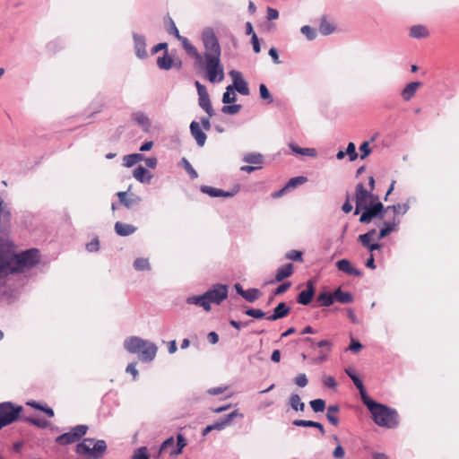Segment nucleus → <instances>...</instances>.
Returning a JSON list of instances; mask_svg holds the SVG:
<instances>
[{"mask_svg": "<svg viewBox=\"0 0 459 459\" xmlns=\"http://www.w3.org/2000/svg\"><path fill=\"white\" fill-rule=\"evenodd\" d=\"M371 414L373 421L379 427L395 429L399 425V415L394 408L370 398L363 403Z\"/></svg>", "mask_w": 459, "mask_h": 459, "instance_id": "nucleus-1", "label": "nucleus"}, {"mask_svg": "<svg viewBox=\"0 0 459 459\" xmlns=\"http://www.w3.org/2000/svg\"><path fill=\"white\" fill-rule=\"evenodd\" d=\"M124 348L129 353H140V359L143 362H151L157 353L155 343L143 340L137 336H131L125 340Z\"/></svg>", "mask_w": 459, "mask_h": 459, "instance_id": "nucleus-2", "label": "nucleus"}, {"mask_svg": "<svg viewBox=\"0 0 459 459\" xmlns=\"http://www.w3.org/2000/svg\"><path fill=\"white\" fill-rule=\"evenodd\" d=\"M13 264V271L23 273L26 269L35 267L40 262V252L38 248H30L24 251L11 255Z\"/></svg>", "mask_w": 459, "mask_h": 459, "instance_id": "nucleus-3", "label": "nucleus"}, {"mask_svg": "<svg viewBox=\"0 0 459 459\" xmlns=\"http://www.w3.org/2000/svg\"><path fill=\"white\" fill-rule=\"evenodd\" d=\"M107 451V444L103 439L95 441L94 438L85 437L75 446V453L87 455L91 459H100Z\"/></svg>", "mask_w": 459, "mask_h": 459, "instance_id": "nucleus-4", "label": "nucleus"}, {"mask_svg": "<svg viewBox=\"0 0 459 459\" xmlns=\"http://www.w3.org/2000/svg\"><path fill=\"white\" fill-rule=\"evenodd\" d=\"M201 39L205 49L204 60H209L210 57L221 59V48L214 30L211 27L204 28L201 33Z\"/></svg>", "mask_w": 459, "mask_h": 459, "instance_id": "nucleus-5", "label": "nucleus"}, {"mask_svg": "<svg viewBox=\"0 0 459 459\" xmlns=\"http://www.w3.org/2000/svg\"><path fill=\"white\" fill-rule=\"evenodd\" d=\"M22 411L23 407L22 405L13 402L0 403V430L18 420H22Z\"/></svg>", "mask_w": 459, "mask_h": 459, "instance_id": "nucleus-6", "label": "nucleus"}, {"mask_svg": "<svg viewBox=\"0 0 459 459\" xmlns=\"http://www.w3.org/2000/svg\"><path fill=\"white\" fill-rule=\"evenodd\" d=\"M196 69L206 72V77L211 82H220L224 78L223 66L221 59L210 57L209 60H203V65L195 66Z\"/></svg>", "mask_w": 459, "mask_h": 459, "instance_id": "nucleus-7", "label": "nucleus"}, {"mask_svg": "<svg viewBox=\"0 0 459 459\" xmlns=\"http://www.w3.org/2000/svg\"><path fill=\"white\" fill-rule=\"evenodd\" d=\"M89 427L84 424L76 425L69 432H65L56 438V443L60 446H66L75 443L81 439L88 431Z\"/></svg>", "mask_w": 459, "mask_h": 459, "instance_id": "nucleus-8", "label": "nucleus"}, {"mask_svg": "<svg viewBox=\"0 0 459 459\" xmlns=\"http://www.w3.org/2000/svg\"><path fill=\"white\" fill-rule=\"evenodd\" d=\"M361 212L359 221L360 223L368 224L374 219L384 218V204L381 202H369L368 206Z\"/></svg>", "mask_w": 459, "mask_h": 459, "instance_id": "nucleus-9", "label": "nucleus"}, {"mask_svg": "<svg viewBox=\"0 0 459 459\" xmlns=\"http://www.w3.org/2000/svg\"><path fill=\"white\" fill-rule=\"evenodd\" d=\"M229 287L226 284L216 283L212 288L206 290L205 297L208 303H214L216 305L221 304L224 299L228 298Z\"/></svg>", "mask_w": 459, "mask_h": 459, "instance_id": "nucleus-10", "label": "nucleus"}, {"mask_svg": "<svg viewBox=\"0 0 459 459\" xmlns=\"http://www.w3.org/2000/svg\"><path fill=\"white\" fill-rule=\"evenodd\" d=\"M368 195L369 191L367 190L362 183H359L356 185L355 187V211L354 215H358L360 213L361 211H363L367 206H368Z\"/></svg>", "mask_w": 459, "mask_h": 459, "instance_id": "nucleus-11", "label": "nucleus"}, {"mask_svg": "<svg viewBox=\"0 0 459 459\" xmlns=\"http://www.w3.org/2000/svg\"><path fill=\"white\" fill-rule=\"evenodd\" d=\"M316 293V287H315V281L314 280H308L306 282V289L301 290L296 300L300 305H309L311 301L313 300V298Z\"/></svg>", "mask_w": 459, "mask_h": 459, "instance_id": "nucleus-12", "label": "nucleus"}, {"mask_svg": "<svg viewBox=\"0 0 459 459\" xmlns=\"http://www.w3.org/2000/svg\"><path fill=\"white\" fill-rule=\"evenodd\" d=\"M229 74L233 80V84L231 85L233 86V90L237 91L241 95H249V88L247 82L243 79L242 74L236 70H231Z\"/></svg>", "mask_w": 459, "mask_h": 459, "instance_id": "nucleus-13", "label": "nucleus"}, {"mask_svg": "<svg viewBox=\"0 0 459 459\" xmlns=\"http://www.w3.org/2000/svg\"><path fill=\"white\" fill-rule=\"evenodd\" d=\"M178 40L181 42L182 48L187 56L195 59V67L203 65V55L198 52L197 48L190 42V40L186 37H182L181 39Z\"/></svg>", "mask_w": 459, "mask_h": 459, "instance_id": "nucleus-14", "label": "nucleus"}, {"mask_svg": "<svg viewBox=\"0 0 459 459\" xmlns=\"http://www.w3.org/2000/svg\"><path fill=\"white\" fill-rule=\"evenodd\" d=\"M134 48L135 55L139 59H145L148 57L146 51V39L143 35L133 32Z\"/></svg>", "mask_w": 459, "mask_h": 459, "instance_id": "nucleus-15", "label": "nucleus"}, {"mask_svg": "<svg viewBox=\"0 0 459 459\" xmlns=\"http://www.w3.org/2000/svg\"><path fill=\"white\" fill-rule=\"evenodd\" d=\"M189 130L192 137L195 140L196 144L199 147L204 146L207 135L204 129L201 127L200 124L197 121L193 120L190 123Z\"/></svg>", "mask_w": 459, "mask_h": 459, "instance_id": "nucleus-16", "label": "nucleus"}, {"mask_svg": "<svg viewBox=\"0 0 459 459\" xmlns=\"http://www.w3.org/2000/svg\"><path fill=\"white\" fill-rule=\"evenodd\" d=\"M400 220L393 216L392 220H384L383 227L379 230L377 239L380 240L387 237L391 232L398 230Z\"/></svg>", "mask_w": 459, "mask_h": 459, "instance_id": "nucleus-17", "label": "nucleus"}, {"mask_svg": "<svg viewBox=\"0 0 459 459\" xmlns=\"http://www.w3.org/2000/svg\"><path fill=\"white\" fill-rule=\"evenodd\" d=\"M400 220L393 216L392 220H384L383 227L379 230L377 239L380 240L387 237L391 232L398 230Z\"/></svg>", "mask_w": 459, "mask_h": 459, "instance_id": "nucleus-18", "label": "nucleus"}, {"mask_svg": "<svg viewBox=\"0 0 459 459\" xmlns=\"http://www.w3.org/2000/svg\"><path fill=\"white\" fill-rule=\"evenodd\" d=\"M400 220L393 216L392 220H384L383 227L379 230L377 239L380 240L387 237L391 232L398 230Z\"/></svg>", "mask_w": 459, "mask_h": 459, "instance_id": "nucleus-19", "label": "nucleus"}, {"mask_svg": "<svg viewBox=\"0 0 459 459\" xmlns=\"http://www.w3.org/2000/svg\"><path fill=\"white\" fill-rule=\"evenodd\" d=\"M400 220L393 216L392 220H384L383 227L379 230L377 239L380 240L387 237L391 232L398 230Z\"/></svg>", "mask_w": 459, "mask_h": 459, "instance_id": "nucleus-20", "label": "nucleus"}, {"mask_svg": "<svg viewBox=\"0 0 459 459\" xmlns=\"http://www.w3.org/2000/svg\"><path fill=\"white\" fill-rule=\"evenodd\" d=\"M238 416L240 418L243 417V414L239 413L238 410H234L230 413L223 415L220 420L212 424L213 430L224 429L227 426L230 425L233 419Z\"/></svg>", "mask_w": 459, "mask_h": 459, "instance_id": "nucleus-21", "label": "nucleus"}, {"mask_svg": "<svg viewBox=\"0 0 459 459\" xmlns=\"http://www.w3.org/2000/svg\"><path fill=\"white\" fill-rule=\"evenodd\" d=\"M290 312V307L286 302H280L273 311V314L265 318L269 321H276L286 317Z\"/></svg>", "mask_w": 459, "mask_h": 459, "instance_id": "nucleus-22", "label": "nucleus"}, {"mask_svg": "<svg viewBox=\"0 0 459 459\" xmlns=\"http://www.w3.org/2000/svg\"><path fill=\"white\" fill-rule=\"evenodd\" d=\"M336 267L339 271L345 273L349 275H354L357 277L362 276V272L352 266L351 263L348 259H341L336 262Z\"/></svg>", "mask_w": 459, "mask_h": 459, "instance_id": "nucleus-23", "label": "nucleus"}, {"mask_svg": "<svg viewBox=\"0 0 459 459\" xmlns=\"http://www.w3.org/2000/svg\"><path fill=\"white\" fill-rule=\"evenodd\" d=\"M294 271V266L291 263L285 264L281 266H280L275 273V279L274 281H272L271 282L273 283L274 281L280 282L283 280L289 278L292 275Z\"/></svg>", "mask_w": 459, "mask_h": 459, "instance_id": "nucleus-24", "label": "nucleus"}, {"mask_svg": "<svg viewBox=\"0 0 459 459\" xmlns=\"http://www.w3.org/2000/svg\"><path fill=\"white\" fill-rule=\"evenodd\" d=\"M198 105L209 117L215 115L208 92L198 95Z\"/></svg>", "mask_w": 459, "mask_h": 459, "instance_id": "nucleus-25", "label": "nucleus"}, {"mask_svg": "<svg viewBox=\"0 0 459 459\" xmlns=\"http://www.w3.org/2000/svg\"><path fill=\"white\" fill-rule=\"evenodd\" d=\"M115 232L121 237H127L137 230V228L132 224L117 221L114 227Z\"/></svg>", "mask_w": 459, "mask_h": 459, "instance_id": "nucleus-26", "label": "nucleus"}, {"mask_svg": "<svg viewBox=\"0 0 459 459\" xmlns=\"http://www.w3.org/2000/svg\"><path fill=\"white\" fill-rule=\"evenodd\" d=\"M133 175L136 180L143 184H149L153 177L146 168L141 165L134 169Z\"/></svg>", "mask_w": 459, "mask_h": 459, "instance_id": "nucleus-27", "label": "nucleus"}, {"mask_svg": "<svg viewBox=\"0 0 459 459\" xmlns=\"http://www.w3.org/2000/svg\"><path fill=\"white\" fill-rule=\"evenodd\" d=\"M334 302V293L330 291H324L317 295L316 305L315 307H330Z\"/></svg>", "mask_w": 459, "mask_h": 459, "instance_id": "nucleus-28", "label": "nucleus"}, {"mask_svg": "<svg viewBox=\"0 0 459 459\" xmlns=\"http://www.w3.org/2000/svg\"><path fill=\"white\" fill-rule=\"evenodd\" d=\"M421 86L420 82H411L408 83L401 92L402 98L409 101L416 93V91Z\"/></svg>", "mask_w": 459, "mask_h": 459, "instance_id": "nucleus-29", "label": "nucleus"}, {"mask_svg": "<svg viewBox=\"0 0 459 459\" xmlns=\"http://www.w3.org/2000/svg\"><path fill=\"white\" fill-rule=\"evenodd\" d=\"M132 118L140 126H142L144 132H149L151 127V121L149 117L142 111H137L132 114Z\"/></svg>", "mask_w": 459, "mask_h": 459, "instance_id": "nucleus-30", "label": "nucleus"}, {"mask_svg": "<svg viewBox=\"0 0 459 459\" xmlns=\"http://www.w3.org/2000/svg\"><path fill=\"white\" fill-rule=\"evenodd\" d=\"M187 304H195L196 306L202 307L205 311H210L212 309L211 305L208 303L207 299L205 297V293L199 296H191L186 299Z\"/></svg>", "mask_w": 459, "mask_h": 459, "instance_id": "nucleus-31", "label": "nucleus"}, {"mask_svg": "<svg viewBox=\"0 0 459 459\" xmlns=\"http://www.w3.org/2000/svg\"><path fill=\"white\" fill-rule=\"evenodd\" d=\"M334 301H338L342 304L351 303L354 299L353 295L348 291H342L341 287L337 288L334 291Z\"/></svg>", "mask_w": 459, "mask_h": 459, "instance_id": "nucleus-32", "label": "nucleus"}, {"mask_svg": "<svg viewBox=\"0 0 459 459\" xmlns=\"http://www.w3.org/2000/svg\"><path fill=\"white\" fill-rule=\"evenodd\" d=\"M174 65L173 58L165 51L162 56L157 58V65L161 70H169Z\"/></svg>", "mask_w": 459, "mask_h": 459, "instance_id": "nucleus-33", "label": "nucleus"}, {"mask_svg": "<svg viewBox=\"0 0 459 459\" xmlns=\"http://www.w3.org/2000/svg\"><path fill=\"white\" fill-rule=\"evenodd\" d=\"M288 403L290 407L296 411H303L305 409V403L301 401L298 394H291Z\"/></svg>", "mask_w": 459, "mask_h": 459, "instance_id": "nucleus-34", "label": "nucleus"}, {"mask_svg": "<svg viewBox=\"0 0 459 459\" xmlns=\"http://www.w3.org/2000/svg\"><path fill=\"white\" fill-rule=\"evenodd\" d=\"M187 445V441L183 434L178 433L176 447L169 452L170 456H177L180 455L183 448Z\"/></svg>", "mask_w": 459, "mask_h": 459, "instance_id": "nucleus-35", "label": "nucleus"}, {"mask_svg": "<svg viewBox=\"0 0 459 459\" xmlns=\"http://www.w3.org/2000/svg\"><path fill=\"white\" fill-rule=\"evenodd\" d=\"M339 410L340 407L337 404L329 405L327 408L326 419L332 425L335 427L339 425V418L335 415Z\"/></svg>", "mask_w": 459, "mask_h": 459, "instance_id": "nucleus-36", "label": "nucleus"}, {"mask_svg": "<svg viewBox=\"0 0 459 459\" xmlns=\"http://www.w3.org/2000/svg\"><path fill=\"white\" fill-rule=\"evenodd\" d=\"M410 36L414 39H422L429 36V31L423 25H413L410 29Z\"/></svg>", "mask_w": 459, "mask_h": 459, "instance_id": "nucleus-37", "label": "nucleus"}, {"mask_svg": "<svg viewBox=\"0 0 459 459\" xmlns=\"http://www.w3.org/2000/svg\"><path fill=\"white\" fill-rule=\"evenodd\" d=\"M164 23L169 34L175 36L178 39H181L183 36L179 34V31L171 17L167 16Z\"/></svg>", "mask_w": 459, "mask_h": 459, "instance_id": "nucleus-38", "label": "nucleus"}, {"mask_svg": "<svg viewBox=\"0 0 459 459\" xmlns=\"http://www.w3.org/2000/svg\"><path fill=\"white\" fill-rule=\"evenodd\" d=\"M352 382L359 392V396L362 403H365L368 401V399H370L371 397L368 394V392L365 388L362 380L359 377L358 378L353 379Z\"/></svg>", "mask_w": 459, "mask_h": 459, "instance_id": "nucleus-39", "label": "nucleus"}, {"mask_svg": "<svg viewBox=\"0 0 459 459\" xmlns=\"http://www.w3.org/2000/svg\"><path fill=\"white\" fill-rule=\"evenodd\" d=\"M243 161L248 164L259 165L264 162V156L258 152H250L243 157Z\"/></svg>", "mask_w": 459, "mask_h": 459, "instance_id": "nucleus-40", "label": "nucleus"}, {"mask_svg": "<svg viewBox=\"0 0 459 459\" xmlns=\"http://www.w3.org/2000/svg\"><path fill=\"white\" fill-rule=\"evenodd\" d=\"M399 207H403L402 214L406 213L408 212V210L410 209V205L408 203H404L403 204H393V205H387V206H384V215L388 211H392L393 216L396 217V215L399 213Z\"/></svg>", "mask_w": 459, "mask_h": 459, "instance_id": "nucleus-41", "label": "nucleus"}, {"mask_svg": "<svg viewBox=\"0 0 459 459\" xmlns=\"http://www.w3.org/2000/svg\"><path fill=\"white\" fill-rule=\"evenodd\" d=\"M334 30L335 27L333 26V24L330 23L325 17H323L321 19L319 30L323 35H330L334 31Z\"/></svg>", "mask_w": 459, "mask_h": 459, "instance_id": "nucleus-42", "label": "nucleus"}, {"mask_svg": "<svg viewBox=\"0 0 459 459\" xmlns=\"http://www.w3.org/2000/svg\"><path fill=\"white\" fill-rule=\"evenodd\" d=\"M237 100V96L234 92L233 86L229 85L226 88V91L222 95V102L224 104H230L235 102Z\"/></svg>", "mask_w": 459, "mask_h": 459, "instance_id": "nucleus-43", "label": "nucleus"}, {"mask_svg": "<svg viewBox=\"0 0 459 459\" xmlns=\"http://www.w3.org/2000/svg\"><path fill=\"white\" fill-rule=\"evenodd\" d=\"M22 421L28 422L33 426L39 427L40 429H45L48 427V421L45 419H37L33 417H25L22 418Z\"/></svg>", "mask_w": 459, "mask_h": 459, "instance_id": "nucleus-44", "label": "nucleus"}, {"mask_svg": "<svg viewBox=\"0 0 459 459\" xmlns=\"http://www.w3.org/2000/svg\"><path fill=\"white\" fill-rule=\"evenodd\" d=\"M134 268L136 271L151 270V265L147 258L139 257L134 261Z\"/></svg>", "mask_w": 459, "mask_h": 459, "instance_id": "nucleus-45", "label": "nucleus"}, {"mask_svg": "<svg viewBox=\"0 0 459 459\" xmlns=\"http://www.w3.org/2000/svg\"><path fill=\"white\" fill-rule=\"evenodd\" d=\"M325 401L321 398L314 399L309 402V405L314 412H323L325 409Z\"/></svg>", "mask_w": 459, "mask_h": 459, "instance_id": "nucleus-46", "label": "nucleus"}, {"mask_svg": "<svg viewBox=\"0 0 459 459\" xmlns=\"http://www.w3.org/2000/svg\"><path fill=\"white\" fill-rule=\"evenodd\" d=\"M180 164L187 172L191 179H195L198 178V173L186 158L181 159Z\"/></svg>", "mask_w": 459, "mask_h": 459, "instance_id": "nucleus-47", "label": "nucleus"}, {"mask_svg": "<svg viewBox=\"0 0 459 459\" xmlns=\"http://www.w3.org/2000/svg\"><path fill=\"white\" fill-rule=\"evenodd\" d=\"M260 294V290L255 288L246 290L243 293L242 298L245 299L248 302H254L255 301Z\"/></svg>", "mask_w": 459, "mask_h": 459, "instance_id": "nucleus-48", "label": "nucleus"}, {"mask_svg": "<svg viewBox=\"0 0 459 459\" xmlns=\"http://www.w3.org/2000/svg\"><path fill=\"white\" fill-rule=\"evenodd\" d=\"M244 314L255 319L265 317V313L260 308L249 307L244 311Z\"/></svg>", "mask_w": 459, "mask_h": 459, "instance_id": "nucleus-49", "label": "nucleus"}, {"mask_svg": "<svg viewBox=\"0 0 459 459\" xmlns=\"http://www.w3.org/2000/svg\"><path fill=\"white\" fill-rule=\"evenodd\" d=\"M141 202V198L134 195L131 194L121 204H123L127 209H131L134 205H138Z\"/></svg>", "mask_w": 459, "mask_h": 459, "instance_id": "nucleus-50", "label": "nucleus"}, {"mask_svg": "<svg viewBox=\"0 0 459 459\" xmlns=\"http://www.w3.org/2000/svg\"><path fill=\"white\" fill-rule=\"evenodd\" d=\"M242 108V106L240 104H231V105H224L222 108H221V112L223 114H228V115H235L237 113H238Z\"/></svg>", "mask_w": 459, "mask_h": 459, "instance_id": "nucleus-51", "label": "nucleus"}, {"mask_svg": "<svg viewBox=\"0 0 459 459\" xmlns=\"http://www.w3.org/2000/svg\"><path fill=\"white\" fill-rule=\"evenodd\" d=\"M307 181V177L304 176H299L291 178L288 183L286 184L287 187L290 188H295L299 185H302Z\"/></svg>", "mask_w": 459, "mask_h": 459, "instance_id": "nucleus-52", "label": "nucleus"}, {"mask_svg": "<svg viewBox=\"0 0 459 459\" xmlns=\"http://www.w3.org/2000/svg\"><path fill=\"white\" fill-rule=\"evenodd\" d=\"M302 255L303 253L301 251L291 249L285 254V258L294 262H302Z\"/></svg>", "mask_w": 459, "mask_h": 459, "instance_id": "nucleus-53", "label": "nucleus"}, {"mask_svg": "<svg viewBox=\"0 0 459 459\" xmlns=\"http://www.w3.org/2000/svg\"><path fill=\"white\" fill-rule=\"evenodd\" d=\"M300 31L308 40H313L316 38V30L309 25H304L301 27Z\"/></svg>", "mask_w": 459, "mask_h": 459, "instance_id": "nucleus-54", "label": "nucleus"}, {"mask_svg": "<svg viewBox=\"0 0 459 459\" xmlns=\"http://www.w3.org/2000/svg\"><path fill=\"white\" fill-rule=\"evenodd\" d=\"M259 94H260V98L264 100H267L268 103H272L273 101V99L268 88L264 83H261L259 85Z\"/></svg>", "mask_w": 459, "mask_h": 459, "instance_id": "nucleus-55", "label": "nucleus"}, {"mask_svg": "<svg viewBox=\"0 0 459 459\" xmlns=\"http://www.w3.org/2000/svg\"><path fill=\"white\" fill-rule=\"evenodd\" d=\"M377 234L376 229H371L368 232L359 236L358 240L361 245H368V241H371L372 238Z\"/></svg>", "mask_w": 459, "mask_h": 459, "instance_id": "nucleus-56", "label": "nucleus"}, {"mask_svg": "<svg viewBox=\"0 0 459 459\" xmlns=\"http://www.w3.org/2000/svg\"><path fill=\"white\" fill-rule=\"evenodd\" d=\"M345 154L349 156L350 161H354L358 159V153L356 152V145L354 143L351 142L348 143Z\"/></svg>", "mask_w": 459, "mask_h": 459, "instance_id": "nucleus-57", "label": "nucleus"}, {"mask_svg": "<svg viewBox=\"0 0 459 459\" xmlns=\"http://www.w3.org/2000/svg\"><path fill=\"white\" fill-rule=\"evenodd\" d=\"M200 191L210 195L211 197H219V194H221L220 188H215L210 186H201Z\"/></svg>", "mask_w": 459, "mask_h": 459, "instance_id": "nucleus-58", "label": "nucleus"}, {"mask_svg": "<svg viewBox=\"0 0 459 459\" xmlns=\"http://www.w3.org/2000/svg\"><path fill=\"white\" fill-rule=\"evenodd\" d=\"M132 459H150V455L146 446H141L136 449L132 456Z\"/></svg>", "mask_w": 459, "mask_h": 459, "instance_id": "nucleus-59", "label": "nucleus"}, {"mask_svg": "<svg viewBox=\"0 0 459 459\" xmlns=\"http://www.w3.org/2000/svg\"><path fill=\"white\" fill-rule=\"evenodd\" d=\"M63 48V43L59 39L50 41L47 45V49L49 53L55 54Z\"/></svg>", "mask_w": 459, "mask_h": 459, "instance_id": "nucleus-60", "label": "nucleus"}, {"mask_svg": "<svg viewBox=\"0 0 459 459\" xmlns=\"http://www.w3.org/2000/svg\"><path fill=\"white\" fill-rule=\"evenodd\" d=\"M360 159L367 158L371 153V148L368 141L363 142L359 146Z\"/></svg>", "mask_w": 459, "mask_h": 459, "instance_id": "nucleus-61", "label": "nucleus"}, {"mask_svg": "<svg viewBox=\"0 0 459 459\" xmlns=\"http://www.w3.org/2000/svg\"><path fill=\"white\" fill-rule=\"evenodd\" d=\"M291 286L290 281H285L280 284L273 292V296H279L284 292H286Z\"/></svg>", "mask_w": 459, "mask_h": 459, "instance_id": "nucleus-62", "label": "nucleus"}, {"mask_svg": "<svg viewBox=\"0 0 459 459\" xmlns=\"http://www.w3.org/2000/svg\"><path fill=\"white\" fill-rule=\"evenodd\" d=\"M86 249L88 252H97L100 249V241L98 237H95L91 242L86 244Z\"/></svg>", "mask_w": 459, "mask_h": 459, "instance_id": "nucleus-63", "label": "nucleus"}, {"mask_svg": "<svg viewBox=\"0 0 459 459\" xmlns=\"http://www.w3.org/2000/svg\"><path fill=\"white\" fill-rule=\"evenodd\" d=\"M294 383L299 386V387H305L307 385V383H308V380H307V377L306 376V374L304 373H301V374H299L295 378H294Z\"/></svg>", "mask_w": 459, "mask_h": 459, "instance_id": "nucleus-64", "label": "nucleus"}]
</instances>
